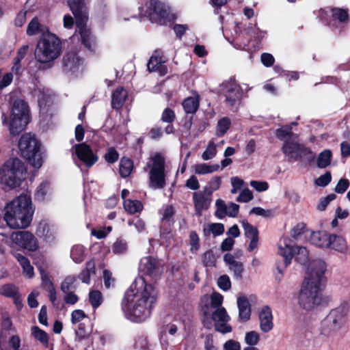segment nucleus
I'll return each instance as SVG.
<instances>
[{"label": "nucleus", "instance_id": "obj_1", "mask_svg": "<svg viewBox=\"0 0 350 350\" xmlns=\"http://www.w3.org/2000/svg\"><path fill=\"white\" fill-rule=\"evenodd\" d=\"M157 291L152 285L143 278L136 279L126 291L123 301L127 317L133 321L141 322L150 315L156 302Z\"/></svg>", "mask_w": 350, "mask_h": 350}, {"label": "nucleus", "instance_id": "obj_2", "mask_svg": "<svg viewBox=\"0 0 350 350\" xmlns=\"http://www.w3.org/2000/svg\"><path fill=\"white\" fill-rule=\"evenodd\" d=\"M33 213L31 197L22 194L5 204L3 219L10 228H26L32 221Z\"/></svg>", "mask_w": 350, "mask_h": 350}, {"label": "nucleus", "instance_id": "obj_3", "mask_svg": "<svg viewBox=\"0 0 350 350\" xmlns=\"http://www.w3.org/2000/svg\"><path fill=\"white\" fill-rule=\"evenodd\" d=\"M62 42L55 34L48 32L38 40L34 51L36 59L41 64H51L61 54Z\"/></svg>", "mask_w": 350, "mask_h": 350}, {"label": "nucleus", "instance_id": "obj_4", "mask_svg": "<svg viewBox=\"0 0 350 350\" xmlns=\"http://www.w3.org/2000/svg\"><path fill=\"white\" fill-rule=\"evenodd\" d=\"M25 167L19 159H10L0 167V186L3 189L18 187L25 180Z\"/></svg>", "mask_w": 350, "mask_h": 350}, {"label": "nucleus", "instance_id": "obj_5", "mask_svg": "<svg viewBox=\"0 0 350 350\" xmlns=\"http://www.w3.org/2000/svg\"><path fill=\"white\" fill-rule=\"evenodd\" d=\"M85 0H68V6L76 19L77 29L81 37L82 44L88 49L92 50L95 46L96 40L88 28L87 9L84 4Z\"/></svg>", "mask_w": 350, "mask_h": 350}, {"label": "nucleus", "instance_id": "obj_6", "mask_svg": "<svg viewBox=\"0 0 350 350\" xmlns=\"http://www.w3.org/2000/svg\"><path fill=\"white\" fill-rule=\"evenodd\" d=\"M18 148L21 155L34 168L39 169L43 163V156L40 143L31 133L23 134L18 141Z\"/></svg>", "mask_w": 350, "mask_h": 350}, {"label": "nucleus", "instance_id": "obj_7", "mask_svg": "<svg viewBox=\"0 0 350 350\" xmlns=\"http://www.w3.org/2000/svg\"><path fill=\"white\" fill-rule=\"evenodd\" d=\"M3 123L8 122L10 133L12 135H17L22 132L29 122L28 106L22 100H16L11 109V114L8 121L5 114L2 116Z\"/></svg>", "mask_w": 350, "mask_h": 350}, {"label": "nucleus", "instance_id": "obj_8", "mask_svg": "<svg viewBox=\"0 0 350 350\" xmlns=\"http://www.w3.org/2000/svg\"><path fill=\"white\" fill-rule=\"evenodd\" d=\"M348 311V306L345 303L332 309L322 321L323 331L332 334L341 329L347 322Z\"/></svg>", "mask_w": 350, "mask_h": 350}, {"label": "nucleus", "instance_id": "obj_9", "mask_svg": "<svg viewBox=\"0 0 350 350\" xmlns=\"http://www.w3.org/2000/svg\"><path fill=\"white\" fill-rule=\"evenodd\" d=\"M165 157L161 153L152 154L146 164L149 169L150 186L153 189H163L165 185Z\"/></svg>", "mask_w": 350, "mask_h": 350}, {"label": "nucleus", "instance_id": "obj_10", "mask_svg": "<svg viewBox=\"0 0 350 350\" xmlns=\"http://www.w3.org/2000/svg\"><path fill=\"white\" fill-rule=\"evenodd\" d=\"M327 266L321 259L310 261L306 270L302 284L323 289L325 282Z\"/></svg>", "mask_w": 350, "mask_h": 350}, {"label": "nucleus", "instance_id": "obj_11", "mask_svg": "<svg viewBox=\"0 0 350 350\" xmlns=\"http://www.w3.org/2000/svg\"><path fill=\"white\" fill-rule=\"evenodd\" d=\"M322 288L301 284L297 297L299 306L311 311L319 306L322 301Z\"/></svg>", "mask_w": 350, "mask_h": 350}, {"label": "nucleus", "instance_id": "obj_12", "mask_svg": "<svg viewBox=\"0 0 350 350\" xmlns=\"http://www.w3.org/2000/svg\"><path fill=\"white\" fill-rule=\"evenodd\" d=\"M296 138L297 137H294L292 139L285 141L282 148L284 154L294 161L301 158L313 159L315 157V154L308 148L298 143L295 140Z\"/></svg>", "mask_w": 350, "mask_h": 350}, {"label": "nucleus", "instance_id": "obj_13", "mask_svg": "<svg viewBox=\"0 0 350 350\" xmlns=\"http://www.w3.org/2000/svg\"><path fill=\"white\" fill-rule=\"evenodd\" d=\"M10 239L12 243L29 251H35L38 247L36 238L29 231L14 232Z\"/></svg>", "mask_w": 350, "mask_h": 350}, {"label": "nucleus", "instance_id": "obj_14", "mask_svg": "<svg viewBox=\"0 0 350 350\" xmlns=\"http://www.w3.org/2000/svg\"><path fill=\"white\" fill-rule=\"evenodd\" d=\"M145 6L139 8V15L149 17L151 21L163 18L165 14L163 4L157 0H142Z\"/></svg>", "mask_w": 350, "mask_h": 350}, {"label": "nucleus", "instance_id": "obj_15", "mask_svg": "<svg viewBox=\"0 0 350 350\" xmlns=\"http://www.w3.org/2000/svg\"><path fill=\"white\" fill-rule=\"evenodd\" d=\"M211 314L212 319L215 322L214 326L216 331L222 334L232 332V327L228 324L230 317L224 308L211 310Z\"/></svg>", "mask_w": 350, "mask_h": 350}, {"label": "nucleus", "instance_id": "obj_16", "mask_svg": "<svg viewBox=\"0 0 350 350\" xmlns=\"http://www.w3.org/2000/svg\"><path fill=\"white\" fill-rule=\"evenodd\" d=\"M74 152L78 159L88 167L92 166L98 160V156L85 143L76 144L74 146Z\"/></svg>", "mask_w": 350, "mask_h": 350}, {"label": "nucleus", "instance_id": "obj_17", "mask_svg": "<svg viewBox=\"0 0 350 350\" xmlns=\"http://www.w3.org/2000/svg\"><path fill=\"white\" fill-rule=\"evenodd\" d=\"M222 92L226 102L231 106L239 102L243 96L241 86L234 81H228L223 84Z\"/></svg>", "mask_w": 350, "mask_h": 350}, {"label": "nucleus", "instance_id": "obj_18", "mask_svg": "<svg viewBox=\"0 0 350 350\" xmlns=\"http://www.w3.org/2000/svg\"><path fill=\"white\" fill-rule=\"evenodd\" d=\"M32 94L38 99L40 111L44 113L46 111V107L52 103V94L50 90L40 85L33 90Z\"/></svg>", "mask_w": 350, "mask_h": 350}, {"label": "nucleus", "instance_id": "obj_19", "mask_svg": "<svg viewBox=\"0 0 350 350\" xmlns=\"http://www.w3.org/2000/svg\"><path fill=\"white\" fill-rule=\"evenodd\" d=\"M139 271L149 276H156L161 272L159 262L150 256H146L141 259L139 265Z\"/></svg>", "mask_w": 350, "mask_h": 350}, {"label": "nucleus", "instance_id": "obj_20", "mask_svg": "<svg viewBox=\"0 0 350 350\" xmlns=\"http://www.w3.org/2000/svg\"><path fill=\"white\" fill-rule=\"evenodd\" d=\"M64 70L67 72L75 73L82 66L83 62L75 52L69 51L63 59Z\"/></svg>", "mask_w": 350, "mask_h": 350}, {"label": "nucleus", "instance_id": "obj_21", "mask_svg": "<svg viewBox=\"0 0 350 350\" xmlns=\"http://www.w3.org/2000/svg\"><path fill=\"white\" fill-rule=\"evenodd\" d=\"M260 329L264 333L271 332L273 328V314L271 308L265 306L259 312Z\"/></svg>", "mask_w": 350, "mask_h": 350}, {"label": "nucleus", "instance_id": "obj_22", "mask_svg": "<svg viewBox=\"0 0 350 350\" xmlns=\"http://www.w3.org/2000/svg\"><path fill=\"white\" fill-rule=\"evenodd\" d=\"M36 234L47 242L54 240L55 229L54 226L47 221H41L37 227Z\"/></svg>", "mask_w": 350, "mask_h": 350}, {"label": "nucleus", "instance_id": "obj_23", "mask_svg": "<svg viewBox=\"0 0 350 350\" xmlns=\"http://www.w3.org/2000/svg\"><path fill=\"white\" fill-rule=\"evenodd\" d=\"M196 212L198 216L202 215L204 210H206L211 202V195L205 194L201 192H196L193 196Z\"/></svg>", "mask_w": 350, "mask_h": 350}, {"label": "nucleus", "instance_id": "obj_24", "mask_svg": "<svg viewBox=\"0 0 350 350\" xmlns=\"http://www.w3.org/2000/svg\"><path fill=\"white\" fill-rule=\"evenodd\" d=\"M328 245L327 249L334 250L341 253H345L348 250L346 239L343 237L336 234H330Z\"/></svg>", "mask_w": 350, "mask_h": 350}, {"label": "nucleus", "instance_id": "obj_25", "mask_svg": "<svg viewBox=\"0 0 350 350\" xmlns=\"http://www.w3.org/2000/svg\"><path fill=\"white\" fill-rule=\"evenodd\" d=\"M290 240L287 238H284L280 241L279 244L278 253L284 258V265L287 267L291 264V260L293 257L294 246L289 245Z\"/></svg>", "mask_w": 350, "mask_h": 350}, {"label": "nucleus", "instance_id": "obj_26", "mask_svg": "<svg viewBox=\"0 0 350 350\" xmlns=\"http://www.w3.org/2000/svg\"><path fill=\"white\" fill-rule=\"evenodd\" d=\"M330 233L324 230L312 232L310 235L311 243L321 248H327Z\"/></svg>", "mask_w": 350, "mask_h": 350}, {"label": "nucleus", "instance_id": "obj_27", "mask_svg": "<svg viewBox=\"0 0 350 350\" xmlns=\"http://www.w3.org/2000/svg\"><path fill=\"white\" fill-rule=\"evenodd\" d=\"M49 32L48 28L42 25L38 17H33L28 23L26 33L29 36L38 35L39 33L46 34Z\"/></svg>", "mask_w": 350, "mask_h": 350}, {"label": "nucleus", "instance_id": "obj_28", "mask_svg": "<svg viewBox=\"0 0 350 350\" xmlns=\"http://www.w3.org/2000/svg\"><path fill=\"white\" fill-rule=\"evenodd\" d=\"M210 299L211 305L202 306L201 309L202 312L205 317H207V318L211 315V309L213 310L219 308H223L221 304L223 303L224 297L220 293L217 292L213 293L211 295Z\"/></svg>", "mask_w": 350, "mask_h": 350}, {"label": "nucleus", "instance_id": "obj_29", "mask_svg": "<svg viewBox=\"0 0 350 350\" xmlns=\"http://www.w3.org/2000/svg\"><path fill=\"white\" fill-rule=\"evenodd\" d=\"M224 260L227 264L229 269L233 271L237 278H241L242 277L243 268V264L240 261L237 260L231 254H226L224 256Z\"/></svg>", "mask_w": 350, "mask_h": 350}, {"label": "nucleus", "instance_id": "obj_30", "mask_svg": "<svg viewBox=\"0 0 350 350\" xmlns=\"http://www.w3.org/2000/svg\"><path fill=\"white\" fill-rule=\"evenodd\" d=\"M147 67L149 71L159 72L161 75H164L167 72L165 61L161 57L152 56L148 62Z\"/></svg>", "mask_w": 350, "mask_h": 350}, {"label": "nucleus", "instance_id": "obj_31", "mask_svg": "<svg viewBox=\"0 0 350 350\" xmlns=\"http://www.w3.org/2000/svg\"><path fill=\"white\" fill-rule=\"evenodd\" d=\"M237 306L240 320L242 321L249 320L251 316V307L248 299L245 297H239Z\"/></svg>", "mask_w": 350, "mask_h": 350}, {"label": "nucleus", "instance_id": "obj_32", "mask_svg": "<svg viewBox=\"0 0 350 350\" xmlns=\"http://www.w3.org/2000/svg\"><path fill=\"white\" fill-rule=\"evenodd\" d=\"M127 97V92L122 88H118L112 94L111 106L113 109L122 107Z\"/></svg>", "mask_w": 350, "mask_h": 350}, {"label": "nucleus", "instance_id": "obj_33", "mask_svg": "<svg viewBox=\"0 0 350 350\" xmlns=\"http://www.w3.org/2000/svg\"><path fill=\"white\" fill-rule=\"evenodd\" d=\"M200 98L198 95L188 97L182 103L183 109L187 113H194L199 107Z\"/></svg>", "mask_w": 350, "mask_h": 350}, {"label": "nucleus", "instance_id": "obj_34", "mask_svg": "<svg viewBox=\"0 0 350 350\" xmlns=\"http://www.w3.org/2000/svg\"><path fill=\"white\" fill-rule=\"evenodd\" d=\"M196 174L199 175H205L211 174L219 169L218 164L209 165L205 163L196 164L193 167Z\"/></svg>", "mask_w": 350, "mask_h": 350}, {"label": "nucleus", "instance_id": "obj_35", "mask_svg": "<svg viewBox=\"0 0 350 350\" xmlns=\"http://www.w3.org/2000/svg\"><path fill=\"white\" fill-rule=\"evenodd\" d=\"M123 206L124 210L131 214L141 212L143 209L142 203L137 200H124Z\"/></svg>", "mask_w": 350, "mask_h": 350}, {"label": "nucleus", "instance_id": "obj_36", "mask_svg": "<svg viewBox=\"0 0 350 350\" xmlns=\"http://www.w3.org/2000/svg\"><path fill=\"white\" fill-rule=\"evenodd\" d=\"M85 256V247L79 244L75 245L70 250V257L77 263L81 262Z\"/></svg>", "mask_w": 350, "mask_h": 350}, {"label": "nucleus", "instance_id": "obj_37", "mask_svg": "<svg viewBox=\"0 0 350 350\" xmlns=\"http://www.w3.org/2000/svg\"><path fill=\"white\" fill-rule=\"evenodd\" d=\"M51 194L49 183L46 181L42 183L37 188L35 197L39 201L44 200Z\"/></svg>", "mask_w": 350, "mask_h": 350}, {"label": "nucleus", "instance_id": "obj_38", "mask_svg": "<svg viewBox=\"0 0 350 350\" xmlns=\"http://www.w3.org/2000/svg\"><path fill=\"white\" fill-rule=\"evenodd\" d=\"M133 167V161L129 158H122L120 163V174L122 177L129 176Z\"/></svg>", "mask_w": 350, "mask_h": 350}, {"label": "nucleus", "instance_id": "obj_39", "mask_svg": "<svg viewBox=\"0 0 350 350\" xmlns=\"http://www.w3.org/2000/svg\"><path fill=\"white\" fill-rule=\"evenodd\" d=\"M217 144L215 143L213 139H211L202 154V159L204 161L211 160L215 157L217 154Z\"/></svg>", "mask_w": 350, "mask_h": 350}, {"label": "nucleus", "instance_id": "obj_40", "mask_svg": "<svg viewBox=\"0 0 350 350\" xmlns=\"http://www.w3.org/2000/svg\"><path fill=\"white\" fill-rule=\"evenodd\" d=\"M95 273V265L93 261H88L86 263V269L83 270L79 275V278L84 283L89 284L90 277Z\"/></svg>", "mask_w": 350, "mask_h": 350}, {"label": "nucleus", "instance_id": "obj_41", "mask_svg": "<svg viewBox=\"0 0 350 350\" xmlns=\"http://www.w3.org/2000/svg\"><path fill=\"white\" fill-rule=\"evenodd\" d=\"M332 152L329 150H325L321 152L317 161V165L319 168H325L330 164Z\"/></svg>", "mask_w": 350, "mask_h": 350}, {"label": "nucleus", "instance_id": "obj_42", "mask_svg": "<svg viewBox=\"0 0 350 350\" xmlns=\"http://www.w3.org/2000/svg\"><path fill=\"white\" fill-rule=\"evenodd\" d=\"M293 257L301 264L306 263L308 260V252L306 247L298 245L294 246Z\"/></svg>", "mask_w": 350, "mask_h": 350}, {"label": "nucleus", "instance_id": "obj_43", "mask_svg": "<svg viewBox=\"0 0 350 350\" xmlns=\"http://www.w3.org/2000/svg\"><path fill=\"white\" fill-rule=\"evenodd\" d=\"M18 293V288L12 284H5L0 286V294L5 297H15Z\"/></svg>", "mask_w": 350, "mask_h": 350}, {"label": "nucleus", "instance_id": "obj_44", "mask_svg": "<svg viewBox=\"0 0 350 350\" xmlns=\"http://www.w3.org/2000/svg\"><path fill=\"white\" fill-rule=\"evenodd\" d=\"M231 124L230 120L224 117L218 121L216 129V135L218 137L223 136L229 129Z\"/></svg>", "mask_w": 350, "mask_h": 350}, {"label": "nucleus", "instance_id": "obj_45", "mask_svg": "<svg viewBox=\"0 0 350 350\" xmlns=\"http://www.w3.org/2000/svg\"><path fill=\"white\" fill-rule=\"evenodd\" d=\"M275 135L280 139H284L286 137H288V139H292L294 137H297V136L292 133V127L289 125H285L277 129Z\"/></svg>", "mask_w": 350, "mask_h": 350}, {"label": "nucleus", "instance_id": "obj_46", "mask_svg": "<svg viewBox=\"0 0 350 350\" xmlns=\"http://www.w3.org/2000/svg\"><path fill=\"white\" fill-rule=\"evenodd\" d=\"M89 301L94 308H97L103 301L101 293L97 290L90 291L89 293Z\"/></svg>", "mask_w": 350, "mask_h": 350}, {"label": "nucleus", "instance_id": "obj_47", "mask_svg": "<svg viewBox=\"0 0 350 350\" xmlns=\"http://www.w3.org/2000/svg\"><path fill=\"white\" fill-rule=\"evenodd\" d=\"M112 252L116 254H124L128 250L127 242L121 238L117 239L112 245Z\"/></svg>", "mask_w": 350, "mask_h": 350}, {"label": "nucleus", "instance_id": "obj_48", "mask_svg": "<svg viewBox=\"0 0 350 350\" xmlns=\"http://www.w3.org/2000/svg\"><path fill=\"white\" fill-rule=\"evenodd\" d=\"M244 341L247 346L255 347L260 341V335L255 331L247 332L245 333Z\"/></svg>", "mask_w": 350, "mask_h": 350}, {"label": "nucleus", "instance_id": "obj_49", "mask_svg": "<svg viewBox=\"0 0 350 350\" xmlns=\"http://www.w3.org/2000/svg\"><path fill=\"white\" fill-rule=\"evenodd\" d=\"M76 278L75 276L66 277L61 285V289L64 293H67L76 288Z\"/></svg>", "mask_w": 350, "mask_h": 350}, {"label": "nucleus", "instance_id": "obj_50", "mask_svg": "<svg viewBox=\"0 0 350 350\" xmlns=\"http://www.w3.org/2000/svg\"><path fill=\"white\" fill-rule=\"evenodd\" d=\"M242 226L244 230L245 235L248 238H254L257 237L258 236V229L251 225L246 220L242 221Z\"/></svg>", "mask_w": 350, "mask_h": 350}, {"label": "nucleus", "instance_id": "obj_51", "mask_svg": "<svg viewBox=\"0 0 350 350\" xmlns=\"http://www.w3.org/2000/svg\"><path fill=\"white\" fill-rule=\"evenodd\" d=\"M160 213L162 215V222L170 224L173 220L174 210L172 206H166L160 211Z\"/></svg>", "mask_w": 350, "mask_h": 350}, {"label": "nucleus", "instance_id": "obj_52", "mask_svg": "<svg viewBox=\"0 0 350 350\" xmlns=\"http://www.w3.org/2000/svg\"><path fill=\"white\" fill-rule=\"evenodd\" d=\"M32 334L33 336L40 341L44 345H47L49 338L47 334L43 330L40 329L38 327H33L31 329Z\"/></svg>", "mask_w": 350, "mask_h": 350}, {"label": "nucleus", "instance_id": "obj_53", "mask_svg": "<svg viewBox=\"0 0 350 350\" xmlns=\"http://www.w3.org/2000/svg\"><path fill=\"white\" fill-rule=\"evenodd\" d=\"M221 185V177L215 176H213L210 181L208 183L206 190L209 195L214 191L217 190Z\"/></svg>", "mask_w": 350, "mask_h": 350}, {"label": "nucleus", "instance_id": "obj_54", "mask_svg": "<svg viewBox=\"0 0 350 350\" xmlns=\"http://www.w3.org/2000/svg\"><path fill=\"white\" fill-rule=\"evenodd\" d=\"M41 279H42V284L46 291H49L54 288V286L53 282L49 278L47 273L44 271V270L40 267L39 268Z\"/></svg>", "mask_w": 350, "mask_h": 350}, {"label": "nucleus", "instance_id": "obj_55", "mask_svg": "<svg viewBox=\"0 0 350 350\" xmlns=\"http://www.w3.org/2000/svg\"><path fill=\"white\" fill-rule=\"evenodd\" d=\"M216 262V257L211 250L206 252L202 256V262L206 267H213Z\"/></svg>", "mask_w": 350, "mask_h": 350}, {"label": "nucleus", "instance_id": "obj_56", "mask_svg": "<svg viewBox=\"0 0 350 350\" xmlns=\"http://www.w3.org/2000/svg\"><path fill=\"white\" fill-rule=\"evenodd\" d=\"M215 206L217 207L215 215L220 219L224 217L226 215L227 205L225 204L224 200L221 199L217 200Z\"/></svg>", "mask_w": 350, "mask_h": 350}, {"label": "nucleus", "instance_id": "obj_57", "mask_svg": "<svg viewBox=\"0 0 350 350\" xmlns=\"http://www.w3.org/2000/svg\"><path fill=\"white\" fill-rule=\"evenodd\" d=\"M175 118L176 115L174 110L170 108H165L161 114V120L163 122L170 124L174 122Z\"/></svg>", "mask_w": 350, "mask_h": 350}, {"label": "nucleus", "instance_id": "obj_58", "mask_svg": "<svg viewBox=\"0 0 350 350\" xmlns=\"http://www.w3.org/2000/svg\"><path fill=\"white\" fill-rule=\"evenodd\" d=\"M86 318L87 316L82 310H75L71 313V322L73 324L79 323Z\"/></svg>", "mask_w": 350, "mask_h": 350}, {"label": "nucleus", "instance_id": "obj_59", "mask_svg": "<svg viewBox=\"0 0 350 350\" xmlns=\"http://www.w3.org/2000/svg\"><path fill=\"white\" fill-rule=\"evenodd\" d=\"M332 16L334 18L338 19L340 22H344L348 18L347 11L340 8L332 9Z\"/></svg>", "mask_w": 350, "mask_h": 350}, {"label": "nucleus", "instance_id": "obj_60", "mask_svg": "<svg viewBox=\"0 0 350 350\" xmlns=\"http://www.w3.org/2000/svg\"><path fill=\"white\" fill-rule=\"evenodd\" d=\"M250 186L258 192L265 191L269 189V184L262 180H252L250 183Z\"/></svg>", "mask_w": 350, "mask_h": 350}, {"label": "nucleus", "instance_id": "obj_61", "mask_svg": "<svg viewBox=\"0 0 350 350\" xmlns=\"http://www.w3.org/2000/svg\"><path fill=\"white\" fill-rule=\"evenodd\" d=\"M230 183L232 185L231 193L234 194L237 193L244 185V181L239 178L238 176H234L230 178Z\"/></svg>", "mask_w": 350, "mask_h": 350}, {"label": "nucleus", "instance_id": "obj_62", "mask_svg": "<svg viewBox=\"0 0 350 350\" xmlns=\"http://www.w3.org/2000/svg\"><path fill=\"white\" fill-rule=\"evenodd\" d=\"M252 192L247 188L244 189L237 198L239 202H248L253 199Z\"/></svg>", "mask_w": 350, "mask_h": 350}, {"label": "nucleus", "instance_id": "obj_63", "mask_svg": "<svg viewBox=\"0 0 350 350\" xmlns=\"http://www.w3.org/2000/svg\"><path fill=\"white\" fill-rule=\"evenodd\" d=\"M217 284L223 291H228L231 287V282L229 277L226 275H221L219 278Z\"/></svg>", "mask_w": 350, "mask_h": 350}, {"label": "nucleus", "instance_id": "obj_64", "mask_svg": "<svg viewBox=\"0 0 350 350\" xmlns=\"http://www.w3.org/2000/svg\"><path fill=\"white\" fill-rule=\"evenodd\" d=\"M224 350H241V345L239 341L230 339L226 341L223 345Z\"/></svg>", "mask_w": 350, "mask_h": 350}]
</instances>
